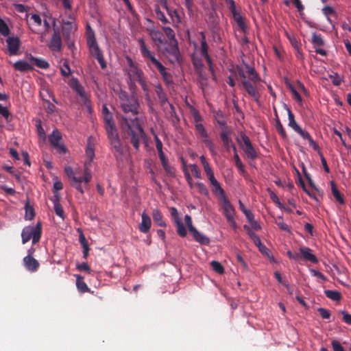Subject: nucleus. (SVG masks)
I'll use <instances>...</instances> for the list:
<instances>
[{"instance_id": "nucleus-1", "label": "nucleus", "mask_w": 351, "mask_h": 351, "mask_svg": "<svg viewBox=\"0 0 351 351\" xmlns=\"http://www.w3.org/2000/svg\"><path fill=\"white\" fill-rule=\"evenodd\" d=\"M119 104L122 112L118 115L121 128L131 137V143L138 151L140 141L145 134L137 117L140 104L136 93L129 95L127 92L121 90L119 93Z\"/></svg>"}, {"instance_id": "nucleus-2", "label": "nucleus", "mask_w": 351, "mask_h": 351, "mask_svg": "<svg viewBox=\"0 0 351 351\" xmlns=\"http://www.w3.org/2000/svg\"><path fill=\"white\" fill-rule=\"evenodd\" d=\"M245 71L241 67H237V75L241 78V85L247 95L258 105H260L261 91L263 88L261 84V78L253 66L245 64Z\"/></svg>"}, {"instance_id": "nucleus-3", "label": "nucleus", "mask_w": 351, "mask_h": 351, "mask_svg": "<svg viewBox=\"0 0 351 351\" xmlns=\"http://www.w3.org/2000/svg\"><path fill=\"white\" fill-rule=\"evenodd\" d=\"M90 165L91 164H88V162L84 163V176H77L80 174V172L74 171L73 168L69 166L64 168V172L70 180L71 185L75 187L82 194L84 193L82 182H84L86 184H88L92 178L91 171L88 168Z\"/></svg>"}, {"instance_id": "nucleus-4", "label": "nucleus", "mask_w": 351, "mask_h": 351, "mask_svg": "<svg viewBox=\"0 0 351 351\" xmlns=\"http://www.w3.org/2000/svg\"><path fill=\"white\" fill-rule=\"evenodd\" d=\"M128 69H126L128 80L127 83L132 93L136 94L137 86L136 83H140L146 77L144 72L130 57L126 58Z\"/></svg>"}, {"instance_id": "nucleus-5", "label": "nucleus", "mask_w": 351, "mask_h": 351, "mask_svg": "<svg viewBox=\"0 0 351 351\" xmlns=\"http://www.w3.org/2000/svg\"><path fill=\"white\" fill-rule=\"evenodd\" d=\"M104 116L105 128L111 145L117 152L122 153V147L120 140L118 136L115 124L113 121L112 114H107Z\"/></svg>"}, {"instance_id": "nucleus-6", "label": "nucleus", "mask_w": 351, "mask_h": 351, "mask_svg": "<svg viewBox=\"0 0 351 351\" xmlns=\"http://www.w3.org/2000/svg\"><path fill=\"white\" fill-rule=\"evenodd\" d=\"M138 43L141 56L147 66L152 69L154 66L158 71H162L164 66L156 58L154 53L149 49L143 38L138 39Z\"/></svg>"}, {"instance_id": "nucleus-7", "label": "nucleus", "mask_w": 351, "mask_h": 351, "mask_svg": "<svg viewBox=\"0 0 351 351\" xmlns=\"http://www.w3.org/2000/svg\"><path fill=\"white\" fill-rule=\"evenodd\" d=\"M86 41L91 55L97 59L101 69H105L106 67V62L93 31L88 32Z\"/></svg>"}, {"instance_id": "nucleus-8", "label": "nucleus", "mask_w": 351, "mask_h": 351, "mask_svg": "<svg viewBox=\"0 0 351 351\" xmlns=\"http://www.w3.org/2000/svg\"><path fill=\"white\" fill-rule=\"evenodd\" d=\"M41 234L42 226L40 223H38L34 226H26L21 232L22 243L25 244L32 239V243L36 244L39 241Z\"/></svg>"}, {"instance_id": "nucleus-9", "label": "nucleus", "mask_w": 351, "mask_h": 351, "mask_svg": "<svg viewBox=\"0 0 351 351\" xmlns=\"http://www.w3.org/2000/svg\"><path fill=\"white\" fill-rule=\"evenodd\" d=\"M240 136L241 138L237 139L239 145L243 150L247 157L252 160H254L258 157V153L253 147L250 138L243 132L241 133Z\"/></svg>"}, {"instance_id": "nucleus-10", "label": "nucleus", "mask_w": 351, "mask_h": 351, "mask_svg": "<svg viewBox=\"0 0 351 351\" xmlns=\"http://www.w3.org/2000/svg\"><path fill=\"white\" fill-rule=\"evenodd\" d=\"M48 138L51 146L56 149L59 153L65 154L66 152L67 149L64 144L60 143L62 134L59 130H54L52 133L49 134Z\"/></svg>"}, {"instance_id": "nucleus-11", "label": "nucleus", "mask_w": 351, "mask_h": 351, "mask_svg": "<svg viewBox=\"0 0 351 351\" xmlns=\"http://www.w3.org/2000/svg\"><path fill=\"white\" fill-rule=\"evenodd\" d=\"M231 134L232 131L228 127L222 128L219 133L223 145L228 152L230 151L232 147H234V143L232 141Z\"/></svg>"}, {"instance_id": "nucleus-12", "label": "nucleus", "mask_w": 351, "mask_h": 351, "mask_svg": "<svg viewBox=\"0 0 351 351\" xmlns=\"http://www.w3.org/2000/svg\"><path fill=\"white\" fill-rule=\"evenodd\" d=\"M62 47V38L59 29L58 27H54L53 33L49 44V47L53 51H60Z\"/></svg>"}, {"instance_id": "nucleus-13", "label": "nucleus", "mask_w": 351, "mask_h": 351, "mask_svg": "<svg viewBox=\"0 0 351 351\" xmlns=\"http://www.w3.org/2000/svg\"><path fill=\"white\" fill-rule=\"evenodd\" d=\"M68 84L84 101L85 103L88 101L84 88L76 77H72Z\"/></svg>"}, {"instance_id": "nucleus-14", "label": "nucleus", "mask_w": 351, "mask_h": 351, "mask_svg": "<svg viewBox=\"0 0 351 351\" xmlns=\"http://www.w3.org/2000/svg\"><path fill=\"white\" fill-rule=\"evenodd\" d=\"M219 203L226 219L234 217L235 209L228 197L219 201Z\"/></svg>"}, {"instance_id": "nucleus-15", "label": "nucleus", "mask_w": 351, "mask_h": 351, "mask_svg": "<svg viewBox=\"0 0 351 351\" xmlns=\"http://www.w3.org/2000/svg\"><path fill=\"white\" fill-rule=\"evenodd\" d=\"M23 261L25 268L32 272L36 271L40 266L38 261L31 254H27V256H25Z\"/></svg>"}, {"instance_id": "nucleus-16", "label": "nucleus", "mask_w": 351, "mask_h": 351, "mask_svg": "<svg viewBox=\"0 0 351 351\" xmlns=\"http://www.w3.org/2000/svg\"><path fill=\"white\" fill-rule=\"evenodd\" d=\"M10 56L16 55L20 47V40L17 37H9L6 40Z\"/></svg>"}, {"instance_id": "nucleus-17", "label": "nucleus", "mask_w": 351, "mask_h": 351, "mask_svg": "<svg viewBox=\"0 0 351 351\" xmlns=\"http://www.w3.org/2000/svg\"><path fill=\"white\" fill-rule=\"evenodd\" d=\"M300 258H302L303 259L310 261L313 263H318V258L316 257L315 255L312 254V250L307 247H302L300 248Z\"/></svg>"}, {"instance_id": "nucleus-18", "label": "nucleus", "mask_w": 351, "mask_h": 351, "mask_svg": "<svg viewBox=\"0 0 351 351\" xmlns=\"http://www.w3.org/2000/svg\"><path fill=\"white\" fill-rule=\"evenodd\" d=\"M152 225V221L149 216L143 212L141 215V223L139 224V230L141 232L147 233L149 232Z\"/></svg>"}, {"instance_id": "nucleus-19", "label": "nucleus", "mask_w": 351, "mask_h": 351, "mask_svg": "<svg viewBox=\"0 0 351 351\" xmlns=\"http://www.w3.org/2000/svg\"><path fill=\"white\" fill-rule=\"evenodd\" d=\"M155 87V93L158 96V98L159 99V101L162 106L165 105V104L168 103V97L165 92L162 85L160 84H157L154 86Z\"/></svg>"}, {"instance_id": "nucleus-20", "label": "nucleus", "mask_w": 351, "mask_h": 351, "mask_svg": "<svg viewBox=\"0 0 351 351\" xmlns=\"http://www.w3.org/2000/svg\"><path fill=\"white\" fill-rule=\"evenodd\" d=\"M166 51L175 59L178 60L180 56V51L177 40L169 41V44L166 48Z\"/></svg>"}, {"instance_id": "nucleus-21", "label": "nucleus", "mask_w": 351, "mask_h": 351, "mask_svg": "<svg viewBox=\"0 0 351 351\" xmlns=\"http://www.w3.org/2000/svg\"><path fill=\"white\" fill-rule=\"evenodd\" d=\"M191 233L197 242L202 245H208L210 243L209 238L200 233L196 228H192Z\"/></svg>"}, {"instance_id": "nucleus-22", "label": "nucleus", "mask_w": 351, "mask_h": 351, "mask_svg": "<svg viewBox=\"0 0 351 351\" xmlns=\"http://www.w3.org/2000/svg\"><path fill=\"white\" fill-rule=\"evenodd\" d=\"M285 108L287 111L289 126L291 127L295 132L301 128L295 120V116L291 109L287 104H285Z\"/></svg>"}, {"instance_id": "nucleus-23", "label": "nucleus", "mask_w": 351, "mask_h": 351, "mask_svg": "<svg viewBox=\"0 0 351 351\" xmlns=\"http://www.w3.org/2000/svg\"><path fill=\"white\" fill-rule=\"evenodd\" d=\"M296 132L299 134L304 139L307 140L309 143V145L314 149L317 150L319 149L318 145L311 138V136L308 132L303 130L300 128Z\"/></svg>"}, {"instance_id": "nucleus-24", "label": "nucleus", "mask_w": 351, "mask_h": 351, "mask_svg": "<svg viewBox=\"0 0 351 351\" xmlns=\"http://www.w3.org/2000/svg\"><path fill=\"white\" fill-rule=\"evenodd\" d=\"M330 186H331V192L334 197L335 198L336 201L338 202L340 204L343 205L345 204V200L342 195V194L340 193L339 189L337 187V185L334 181L330 182Z\"/></svg>"}, {"instance_id": "nucleus-25", "label": "nucleus", "mask_w": 351, "mask_h": 351, "mask_svg": "<svg viewBox=\"0 0 351 351\" xmlns=\"http://www.w3.org/2000/svg\"><path fill=\"white\" fill-rule=\"evenodd\" d=\"M13 66L16 71L26 72L33 69V67L26 61L18 60L14 64Z\"/></svg>"}, {"instance_id": "nucleus-26", "label": "nucleus", "mask_w": 351, "mask_h": 351, "mask_svg": "<svg viewBox=\"0 0 351 351\" xmlns=\"http://www.w3.org/2000/svg\"><path fill=\"white\" fill-rule=\"evenodd\" d=\"M230 10L233 14L234 19L236 21L237 25L239 27V28L242 31H245L247 29V26L244 22V19L242 17V16L236 11L235 7H234V10Z\"/></svg>"}, {"instance_id": "nucleus-27", "label": "nucleus", "mask_w": 351, "mask_h": 351, "mask_svg": "<svg viewBox=\"0 0 351 351\" xmlns=\"http://www.w3.org/2000/svg\"><path fill=\"white\" fill-rule=\"evenodd\" d=\"M195 129L196 135L201 141L209 136L208 133L203 124H195Z\"/></svg>"}, {"instance_id": "nucleus-28", "label": "nucleus", "mask_w": 351, "mask_h": 351, "mask_svg": "<svg viewBox=\"0 0 351 351\" xmlns=\"http://www.w3.org/2000/svg\"><path fill=\"white\" fill-rule=\"evenodd\" d=\"M76 286L79 291L81 293L89 292L90 289L84 281V278L80 275H76Z\"/></svg>"}, {"instance_id": "nucleus-29", "label": "nucleus", "mask_w": 351, "mask_h": 351, "mask_svg": "<svg viewBox=\"0 0 351 351\" xmlns=\"http://www.w3.org/2000/svg\"><path fill=\"white\" fill-rule=\"evenodd\" d=\"M152 217L154 221L161 227H165L166 223L163 220V217L160 211H159L158 209H154L152 212Z\"/></svg>"}, {"instance_id": "nucleus-30", "label": "nucleus", "mask_w": 351, "mask_h": 351, "mask_svg": "<svg viewBox=\"0 0 351 351\" xmlns=\"http://www.w3.org/2000/svg\"><path fill=\"white\" fill-rule=\"evenodd\" d=\"M73 29V25L71 22L66 21L64 22V25L62 27V34L66 40H69L71 33L72 32Z\"/></svg>"}, {"instance_id": "nucleus-31", "label": "nucleus", "mask_w": 351, "mask_h": 351, "mask_svg": "<svg viewBox=\"0 0 351 351\" xmlns=\"http://www.w3.org/2000/svg\"><path fill=\"white\" fill-rule=\"evenodd\" d=\"M162 8L167 10V14H169V16L171 17L173 22L178 23H180V18L176 10H173L171 8H169L167 3L166 4V7Z\"/></svg>"}, {"instance_id": "nucleus-32", "label": "nucleus", "mask_w": 351, "mask_h": 351, "mask_svg": "<svg viewBox=\"0 0 351 351\" xmlns=\"http://www.w3.org/2000/svg\"><path fill=\"white\" fill-rule=\"evenodd\" d=\"M324 293L327 298L336 302L340 301L342 298L341 294L337 291L325 290Z\"/></svg>"}, {"instance_id": "nucleus-33", "label": "nucleus", "mask_w": 351, "mask_h": 351, "mask_svg": "<svg viewBox=\"0 0 351 351\" xmlns=\"http://www.w3.org/2000/svg\"><path fill=\"white\" fill-rule=\"evenodd\" d=\"M212 191L215 195L219 196V201L227 198L226 193L223 189L221 187L220 183L217 184V185L212 186Z\"/></svg>"}, {"instance_id": "nucleus-34", "label": "nucleus", "mask_w": 351, "mask_h": 351, "mask_svg": "<svg viewBox=\"0 0 351 351\" xmlns=\"http://www.w3.org/2000/svg\"><path fill=\"white\" fill-rule=\"evenodd\" d=\"M199 35L201 36V48L200 52L202 56L208 54V46L206 43V36L203 32H199Z\"/></svg>"}, {"instance_id": "nucleus-35", "label": "nucleus", "mask_w": 351, "mask_h": 351, "mask_svg": "<svg viewBox=\"0 0 351 351\" xmlns=\"http://www.w3.org/2000/svg\"><path fill=\"white\" fill-rule=\"evenodd\" d=\"M30 60L34 62V64L40 69H47L49 67V64L45 60L30 57Z\"/></svg>"}, {"instance_id": "nucleus-36", "label": "nucleus", "mask_w": 351, "mask_h": 351, "mask_svg": "<svg viewBox=\"0 0 351 351\" xmlns=\"http://www.w3.org/2000/svg\"><path fill=\"white\" fill-rule=\"evenodd\" d=\"M276 119V129L277 132L281 135V136L284 138H287V133L278 117L276 109L274 108Z\"/></svg>"}, {"instance_id": "nucleus-37", "label": "nucleus", "mask_w": 351, "mask_h": 351, "mask_svg": "<svg viewBox=\"0 0 351 351\" xmlns=\"http://www.w3.org/2000/svg\"><path fill=\"white\" fill-rule=\"evenodd\" d=\"M311 43L314 45L315 47H322L325 44L322 36L315 32L312 34Z\"/></svg>"}, {"instance_id": "nucleus-38", "label": "nucleus", "mask_w": 351, "mask_h": 351, "mask_svg": "<svg viewBox=\"0 0 351 351\" xmlns=\"http://www.w3.org/2000/svg\"><path fill=\"white\" fill-rule=\"evenodd\" d=\"M202 143H203L206 145V147H208L212 155L217 154L215 145L213 143V141L209 138V136L202 141Z\"/></svg>"}, {"instance_id": "nucleus-39", "label": "nucleus", "mask_w": 351, "mask_h": 351, "mask_svg": "<svg viewBox=\"0 0 351 351\" xmlns=\"http://www.w3.org/2000/svg\"><path fill=\"white\" fill-rule=\"evenodd\" d=\"M155 12L158 20H160L163 24H167L169 23L167 18L165 16L163 12H162L158 5L155 7Z\"/></svg>"}, {"instance_id": "nucleus-40", "label": "nucleus", "mask_w": 351, "mask_h": 351, "mask_svg": "<svg viewBox=\"0 0 351 351\" xmlns=\"http://www.w3.org/2000/svg\"><path fill=\"white\" fill-rule=\"evenodd\" d=\"M328 77L331 80L332 84L337 86H339L343 82V77L337 73L330 74Z\"/></svg>"}, {"instance_id": "nucleus-41", "label": "nucleus", "mask_w": 351, "mask_h": 351, "mask_svg": "<svg viewBox=\"0 0 351 351\" xmlns=\"http://www.w3.org/2000/svg\"><path fill=\"white\" fill-rule=\"evenodd\" d=\"M177 228L178 234L181 237H186L187 234V231L182 223V221H178L177 223H175Z\"/></svg>"}, {"instance_id": "nucleus-42", "label": "nucleus", "mask_w": 351, "mask_h": 351, "mask_svg": "<svg viewBox=\"0 0 351 351\" xmlns=\"http://www.w3.org/2000/svg\"><path fill=\"white\" fill-rule=\"evenodd\" d=\"M210 265L213 269L219 274H223L224 273V268L222 265L216 261H213L210 263Z\"/></svg>"}, {"instance_id": "nucleus-43", "label": "nucleus", "mask_w": 351, "mask_h": 351, "mask_svg": "<svg viewBox=\"0 0 351 351\" xmlns=\"http://www.w3.org/2000/svg\"><path fill=\"white\" fill-rule=\"evenodd\" d=\"M162 77L163 80L167 84H170L172 82V76L170 73L167 72L166 68L164 66L162 71H158Z\"/></svg>"}, {"instance_id": "nucleus-44", "label": "nucleus", "mask_w": 351, "mask_h": 351, "mask_svg": "<svg viewBox=\"0 0 351 351\" xmlns=\"http://www.w3.org/2000/svg\"><path fill=\"white\" fill-rule=\"evenodd\" d=\"M182 165H183V171H184V174L186 178V180L189 186L191 188H193V180H192L191 175L186 167L185 161L184 160H182Z\"/></svg>"}, {"instance_id": "nucleus-45", "label": "nucleus", "mask_w": 351, "mask_h": 351, "mask_svg": "<svg viewBox=\"0 0 351 351\" xmlns=\"http://www.w3.org/2000/svg\"><path fill=\"white\" fill-rule=\"evenodd\" d=\"M0 33L1 35L5 36L10 33V29L6 23L0 19Z\"/></svg>"}, {"instance_id": "nucleus-46", "label": "nucleus", "mask_w": 351, "mask_h": 351, "mask_svg": "<svg viewBox=\"0 0 351 351\" xmlns=\"http://www.w3.org/2000/svg\"><path fill=\"white\" fill-rule=\"evenodd\" d=\"M162 30L170 41L176 40L175 33L170 27H163Z\"/></svg>"}, {"instance_id": "nucleus-47", "label": "nucleus", "mask_w": 351, "mask_h": 351, "mask_svg": "<svg viewBox=\"0 0 351 351\" xmlns=\"http://www.w3.org/2000/svg\"><path fill=\"white\" fill-rule=\"evenodd\" d=\"M276 225L282 230L289 232L290 229L287 224H286L282 219V217H278L276 221Z\"/></svg>"}, {"instance_id": "nucleus-48", "label": "nucleus", "mask_w": 351, "mask_h": 351, "mask_svg": "<svg viewBox=\"0 0 351 351\" xmlns=\"http://www.w3.org/2000/svg\"><path fill=\"white\" fill-rule=\"evenodd\" d=\"M234 160L235 165L238 168V169L241 173H244L245 172L244 165H243L238 154H234Z\"/></svg>"}, {"instance_id": "nucleus-49", "label": "nucleus", "mask_w": 351, "mask_h": 351, "mask_svg": "<svg viewBox=\"0 0 351 351\" xmlns=\"http://www.w3.org/2000/svg\"><path fill=\"white\" fill-rule=\"evenodd\" d=\"M239 208L243 212V213L245 215L247 219H250V218H252V217L254 215L253 213L251 212L250 210L245 208V207L244 206L243 204L242 203V202L241 200H239Z\"/></svg>"}, {"instance_id": "nucleus-50", "label": "nucleus", "mask_w": 351, "mask_h": 351, "mask_svg": "<svg viewBox=\"0 0 351 351\" xmlns=\"http://www.w3.org/2000/svg\"><path fill=\"white\" fill-rule=\"evenodd\" d=\"M195 186H197L199 192L205 195V196H208L209 195V192H208V190L207 189L206 186H205V184L202 182H197L195 184Z\"/></svg>"}, {"instance_id": "nucleus-51", "label": "nucleus", "mask_w": 351, "mask_h": 351, "mask_svg": "<svg viewBox=\"0 0 351 351\" xmlns=\"http://www.w3.org/2000/svg\"><path fill=\"white\" fill-rule=\"evenodd\" d=\"M34 215H35V213H34V208L27 204L25 206V218L27 219L31 220L33 219Z\"/></svg>"}, {"instance_id": "nucleus-52", "label": "nucleus", "mask_w": 351, "mask_h": 351, "mask_svg": "<svg viewBox=\"0 0 351 351\" xmlns=\"http://www.w3.org/2000/svg\"><path fill=\"white\" fill-rule=\"evenodd\" d=\"M192 116L195 124H202L201 122L202 121V117L197 110L193 109L192 110Z\"/></svg>"}, {"instance_id": "nucleus-53", "label": "nucleus", "mask_w": 351, "mask_h": 351, "mask_svg": "<svg viewBox=\"0 0 351 351\" xmlns=\"http://www.w3.org/2000/svg\"><path fill=\"white\" fill-rule=\"evenodd\" d=\"M61 74L64 77H68L71 73V69L67 62L63 63L62 67L60 69Z\"/></svg>"}, {"instance_id": "nucleus-54", "label": "nucleus", "mask_w": 351, "mask_h": 351, "mask_svg": "<svg viewBox=\"0 0 351 351\" xmlns=\"http://www.w3.org/2000/svg\"><path fill=\"white\" fill-rule=\"evenodd\" d=\"M86 154L88 158H89L88 161H86V162H88V164H91L92 160L95 156L94 149L90 145H88L86 150Z\"/></svg>"}, {"instance_id": "nucleus-55", "label": "nucleus", "mask_w": 351, "mask_h": 351, "mask_svg": "<svg viewBox=\"0 0 351 351\" xmlns=\"http://www.w3.org/2000/svg\"><path fill=\"white\" fill-rule=\"evenodd\" d=\"M318 312L319 313L321 317L324 319H328L330 317V311L324 308H319L317 309Z\"/></svg>"}, {"instance_id": "nucleus-56", "label": "nucleus", "mask_w": 351, "mask_h": 351, "mask_svg": "<svg viewBox=\"0 0 351 351\" xmlns=\"http://www.w3.org/2000/svg\"><path fill=\"white\" fill-rule=\"evenodd\" d=\"M54 210L56 214L60 217L61 218H64V211L62 208V206L60 203H56L55 205H53Z\"/></svg>"}, {"instance_id": "nucleus-57", "label": "nucleus", "mask_w": 351, "mask_h": 351, "mask_svg": "<svg viewBox=\"0 0 351 351\" xmlns=\"http://www.w3.org/2000/svg\"><path fill=\"white\" fill-rule=\"evenodd\" d=\"M248 222L250 223L252 228L251 229H253L254 230H261V226L259 225V223H258L257 221L254 220V215L252 217V218H250V219H247Z\"/></svg>"}, {"instance_id": "nucleus-58", "label": "nucleus", "mask_w": 351, "mask_h": 351, "mask_svg": "<svg viewBox=\"0 0 351 351\" xmlns=\"http://www.w3.org/2000/svg\"><path fill=\"white\" fill-rule=\"evenodd\" d=\"M77 269L80 271H84L88 274L91 272V269L86 263H82L77 265Z\"/></svg>"}, {"instance_id": "nucleus-59", "label": "nucleus", "mask_w": 351, "mask_h": 351, "mask_svg": "<svg viewBox=\"0 0 351 351\" xmlns=\"http://www.w3.org/2000/svg\"><path fill=\"white\" fill-rule=\"evenodd\" d=\"M289 89L291 91V93L293 95V98L298 102H302V99L300 95L298 93V92L295 90V88L292 86H289Z\"/></svg>"}, {"instance_id": "nucleus-60", "label": "nucleus", "mask_w": 351, "mask_h": 351, "mask_svg": "<svg viewBox=\"0 0 351 351\" xmlns=\"http://www.w3.org/2000/svg\"><path fill=\"white\" fill-rule=\"evenodd\" d=\"M191 170L193 174V176L197 178H201V173L198 167L195 164H193L190 165Z\"/></svg>"}, {"instance_id": "nucleus-61", "label": "nucleus", "mask_w": 351, "mask_h": 351, "mask_svg": "<svg viewBox=\"0 0 351 351\" xmlns=\"http://www.w3.org/2000/svg\"><path fill=\"white\" fill-rule=\"evenodd\" d=\"M269 196L271 200L278 205L280 208H283V205L280 203L278 197L273 192L270 191Z\"/></svg>"}, {"instance_id": "nucleus-62", "label": "nucleus", "mask_w": 351, "mask_h": 351, "mask_svg": "<svg viewBox=\"0 0 351 351\" xmlns=\"http://www.w3.org/2000/svg\"><path fill=\"white\" fill-rule=\"evenodd\" d=\"M170 210H171V215L175 223H177L178 221H182V219L179 217L178 210L176 208L171 207Z\"/></svg>"}, {"instance_id": "nucleus-63", "label": "nucleus", "mask_w": 351, "mask_h": 351, "mask_svg": "<svg viewBox=\"0 0 351 351\" xmlns=\"http://www.w3.org/2000/svg\"><path fill=\"white\" fill-rule=\"evenodd\" d=\"M43 100L47 103L46 110H47V113H49V114L53 113L56 110V106L53 104L51 103L48 100H45L44 99H43Z\"/></svg>"}, {"instance_id": "nucleus-64", "label": "nucleus", "mask_w": 351, "mask_h": 351, "mask_svg": "<svg viewBox=\"0 0 351 351\" xmlns=\"http://www.w3.org/2000/svg\"><path fill=\"white\" fill-rule=\"evenodd\" d=\"M332 346L334 351H345L343 347L336 340L332 341Z\"/></svg>"}]
</instances>
